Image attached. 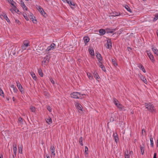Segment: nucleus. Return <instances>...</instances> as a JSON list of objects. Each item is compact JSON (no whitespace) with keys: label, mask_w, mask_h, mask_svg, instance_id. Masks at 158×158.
I'll list each match as a JSON object with an SVG mask.
<instances>
[{"label":"nucleus","mask_w":158,"mask_h":158,"mask_svg":"<svg viewBox=\"0 0 158 158\" xmlns=\"http://www.w3.org/2000/svg\"><path fill=\"white\" fill-rule=\"evenodd\" d=\"M110 14L111 16L114 17L116 16H119L120 15V14L119 13L116 12L110 13Z\"/></svg>","instance_id":"5701e85b"},{"label":"nucleus","mask_w":158,"mask_h":158,"mask_svg":"<svg viewBox=\"0 0 158 158\" xmlns=\"http://www.w3.org/2000/svg\"><path fill=\"white\" fill-rule=\"evenodd\" d=\"M10 87L13 89L15 88V86L13 85H10Z\"/></svg>","instance_id":"5fc2aeb1"},{"label":"nucleus","mask_w":158,"mask_h":158,"mask_svg":"<svg viewBox=\"0 0 158 158\" xmlns=\"http://www.w3.org/2000/svg\"><path fill=\"white\" fill-rule=\"evenodd\" d=\"M140 78L141 80L146 84L147 83V81L145 77L143 75H141Z\"/></svg>","instance_id":"393cba45"},{"label":"nucleus","mask_w":158,"mask_h":158,"mask_svg":"<svg viewBox=\"0 0 158 158\" xmlns=\"http://www.w3.org/2000/svg\"><path fill=\"white\" fill-rule=\"evenodd\" d=\"M31 74L33 79L35 80H36L37 79V78L35 76V74L34 73L31 72Z\"/></svg>","instance_id":"473e14b6"},{"label":"nucleus","mask_w":158,"mask_h":158,"mask_svg":"<svg viewBox=\"0 0 158 158\" xmlns=\"http://www.w3.org/2000/svg\"><path fill=\"white\" fill-rule=\"evenodd\" d=\"M158 19V13L156 14L155 15V17L153 18L152 21L155 22Z\"/></svg>","instance_id":"c9c22d12"},{"label":"nucleus","mask_w":158,"mask_h":158,"mask_svg":"<svg viewBox=\"0 0 158 158\" xmlns=\"http://www.w3.org/2000/svg\"><path fill=\"white\" fill-rule=\"evenodd\" d=\"M0 95L2 96V97H4V94L3 90L0 88Z\"/></svg>","instance_id":"37998d69"},{"label":"nucleus","mask_w":158,"mask_h":158,"mask_svg":"<svg viewBox=\"0 0 158 158\" xmlns=\"http://www.w3.org/2000/svg\"><path fill=\"white\" fill-rule=\"evenodd\" d=\"M113 135L115 142L117 143L118 141V138L117 134L116 133H114Z\"/></svg>","instance_id":"4be33fe9"},{"label":"nucleus","mask_w":158,"mask_h":158,"mask_svg":"<svg viewBox=\"0 0 158 158\" xmlns=\"http://www.w3.org/2000/svg\"><path fill=\"white\" fill-rule=\"evenodd\" d=\"M132 153V151L127 150L125 152V158H130V155Z\"/></svg>","instance_id":"9b49d317"},{"label":"nucleus","mask_w":158,"mask_h":158,"mask_svg":"<svg viewBox=\"0 0 158 158\" xmlns=\"http://www.w3.org/2000/svg\"><path fill=\"white\" fill-rule=\"evenodd\" d=\"M13 91L14 92H15V93H16L18 91V89H17V88L15 87V88H14L13 89Z\"/></svg>","instance_id":"8fccbe9b"},{"label":"nucleus","mask_w":158,"mask_h":158,"mask_svg":"<svg viewBox=\"0 0 158 158\" xmlns=\"http://www.w3.org/2000/svg\"><path fill=\"white\" fill-rule=\"evenodd\" d=\"M156 153H155L154 154L153 158H156Z\"/></svg>","instance_id":"6e6d98bb"},{"label":"nucleus","mask_w":158,"mask_h":158,"mask_svg":"<svg viewBox=\"0 0 158 158\" xmlns=\"http://www.w3.org/2000/svg\"><path fill=\"white\" fill-rule=\"evenodd\" d=\"M144 150H145V148L144 146H140V152L141 153L142 155H143L144 152Z\"/></svg>","instance_id":"2f4dec72"},{"label":"nucleus","mask_w":158,"mask_h":158,"mask_svg":"<svg viewBox=\"0 0 158 158\" xmlns=\"http://www.w3.org/2000/svg\"><path fill=\"white\" fill-rule=\"evenodd\" d=\"M79 142L81 146L83 145V143L82 142V137H81L79 139Z\"/></svg>","instance_id":"79ce46f5"},{"label":"nucleus","mask_w":158,"mask_h":158,"mask_svg":"<svg viewBox=\"0 0 158 158\" xmlns=\"http://www.w3.org/2000/svg\"><path fill=\"white\" fill-rule=\"evenodd\" d=\"M15 23L18 25H20L21 24V23L19 20L17 19L15 20Z\"/></svg>","instance_id":"de8ad7c7"},{"label":"nucleus","mask_w":158,"mask_h":158,"mask_svg":"<svg viewBox=\"0 0 158 158\" xmlns=\"http://www.w3.org/2000/svg\"><path fill=\"white\" fill-rule=\"evenodd\" d=\"M75 106L77 109L78 112L81 113L83 111V107L78 102H76L75 104Z\"/></svg>","instance_id":"423d86ee"},{"label":"nucleus","mask_w":158,"mask_h":158,"mask_svg":"<svg viewBox=\"0 0 158 158\" xmlns=\"http://www.w3.org/2000/svg\"><path fill=\"white\" fill-rule=\"evenodd\" d=\"M30 109L31 110V111L33 112H35V108L33 106H31L30 107Z\"/></svg>","instance_id":"c03bdc74"},{"label":"nucleus","mask_w":158,"mask_h":158,"mask_svg":"<svg viewBox=\"0 0 158 158\" xmlns=\"http://www.w3.org/2000/svg\"><path fill=\"white\" fill-rule=\"evenodd\" d=\"M50 80L51 82L53 84H55V81H54L52 79V78H50Z\"/></svg>","instance_id":"09e8293b"},{"label":"nucleus","mask_w":158,"mask_h":158,"mask_svg":"<svg viewBox=\"0 0 158 158\" xmlns=\"http://www.w3.org/2000/svg\"><path fill=\"white\" fill-rule=\"evenodd\" d=\"M47 158H50V157L49 156H46Z\"/></svg>","instance_id":"69168bd1"},{"label":"nucleus","mask_w":158,"mask_h":158,"mask_svg":"<svg viewBox=\"0 0 158 158\" xmlns=\"http://www.w3.org/2000/svg\"><path fill=\"white\" fill-rule=\"evenodd\" d=\"M22 14L24 17L27 21H28L29 20L28 16L30 17V18L34 17L33 14L31 13L29 10L26 12L25 11L23 12Z\"/></svg>","instance_id":"f03ea898"},{"label":"nucleus","mask_w":158,"mask_h":158,"mask_svg":"<svg viewBox=\"0 0 158 158\" xmlns=\"http://www.w3.org/2000/svg\"><path fill=\"white\" fill-rule=\"evenodd\" d=\"M142 133L143 134L144 133H145V130L144 129H143L142 130Z\"/></svg>","instance_id":"13d9d810"},{"label":"nucleus","mask_w":158,"mask_h":158,"mask_svg":"<svg viewBox=\"0 0 158 158\" xmlns=\"http://www.w3.org/2000/svg\"><path fill=\"white\" fill-rule=\"evenodd\" d=\"M131 113L132 114H133V112L132 111V112H131Z\"/></svg>","instance_id":"338daca9"},{"label":"nucleus","mask_w":158,"mask_h":158,"mask_svg":"<svg viewBox=\"0 0 158 158\" xmlns=\"http://www.w3.org/2000/svg\"><path fill=\"white\" fill-rule=\"evenodd\" d=\"M49 60V57L48 56H46L45 58H44L42 61V65L43 66L45 67V66L48 64Z\"/></svg>","instance_id":"39448f33"},{"label":"nucleus","mask_w":158,"mask_h":158,"mask_svg":"<svg viewBox=\"0 0 158 158\" xmlns=\"http://www.w3.org/2000/svg\"><path fill=\"white\" fill-rule=\"evenodd\" d=\"M88 148L86 146H85V154H88V152H87V151H88Z\"/></svg>","instance_id":"49530a36"},{"label":"nucleus","mask_w":158,"mask_h":158,"mask_svg":"<svg viewBox=\"0 0 158 158\" xmlns=\"http://www.w3.org/2000/svg\"><path fill=\"white\" fill-rule=\"evenodd\" d=\"M98 64L99 66L101 68L102 66L103 65L102 64V61H99L98 63Z\"/></svg>","instance_id":"a18cd8bd"},{"label":"nucleus","mask_w":158,"mask_h":158,"mask_svg":"<svg viewBox=\"0 0 158 158\" xmlns=\"http://www.w3.org/2000/svg\"><path fill=\"white\" fill-rule=\"evenodd\" d=\"M0 158H3V156L2 154H0Z\"/></svg>","instance_id":"680f3d73"},{"label":"nucleus","mask_w":158,"mask_h":158,"mask_svg":"<svg viewBox=\"0 0 158 158\" xmlns=\"http://www.w3.org/2000/svg\"><path fill=\"white\" fill-rule=\"evenodd\" d=\"M3 17L4 18L6 19V20L8 22L10 23V21L7 17V15L5 14H4L3 15H2Z\"/></svg>","instance_id":"58836bf2"},{"label":"nucleus","mask_w":158,"mask_h":158,"mask_svg":"<svg viewBox=\"0 0 158 158\" xmlns=\"http://www.w3.org/2000/svg\"><path fill=\"white\" fill-rule=\"evenodd\" d=\"M87 96L88 95L86 94H81L77 92H73L70 94V96L71 98H84L86 96Z\"/></svg>","instance_id":"f257e3e1"},{"label":"nucleus","mask_w":158,"mask_h":158,"mask_svg":"<svg viewBox=\"0 0 158 158\" xmlns=\"http://www.w3.org/2000/svg\"><path fill=\"white\" fill-rule=\"evenodd\" d=\"M152 50L156 56H158V50L155 47H152Z\"/></svg>","instance_id":"aec40b11"},{"label":"nucleus","mask_w":158,"mask_h":158,"mask_svg":"<svg viewBox=\"0 0 158 158\" xmlns=\"http://www.w3.org/2000/svg\"><path fill=\"white\" fill-rule=\"evenodd\" d=\"M31 19L34 23L36 24L37 23V20L34 16L33 17L31 18Z\"/></svg>","instance_id":"c756f323"},{"label":"nucleus","mask_w":158,"mask_h":158,"mask_svg":"<svg viewBox=\"0 0 158 158\" xmlns=\"http://www.w3.org/2000/svg\"><path fill=\"white\" fill-rule=\"evenodd\" d=\"M99 33L101 35H104L105 33V31L103 29H100L99 30Z\"/></svg>","instance_id":"4c0bfd02"},{"label":"nucleus","mask_w":158,"mask_h":158,"mask_svg":"<svg viewBox=\"0 0 158 158\" xmlns=\"http://www.w3.org/2000/svg\"><path fill=\"white\" fill-rule=\"evenodd\" d=\"M145 106L148 110L152 112L155 110L153 106L150 103H146Z\"/></svg>","instance_id":"20e7f679"},{"label":"nucleus","mask_w":158,"mask_h":158,"mask_svg":"<svg viewBox=\"0 0 158 158\" xmlns=\"http://www.w3.org/2000/svg\"><path fill=\"white\" fill-rule=\"evenodd\" d=\"M111 61H112V63L113 64V65H114V66L115 67H117L118 65L117 63L116 62L115 60L114 59H112L111 60Z\"/></svg>","instance_id":"cd10ccee"},{"label":"nucleus","mask_w":158,"mask_h":158,"mask_svg":"<svg viewBox=\"0 0 158 158\" xmlns=\"http://www.w3.org/2000/svg\"><path fill=\"white\" fill-rule=\"evenodd\" d=\"M89 54L92 56H93L94 55V50L93 49H89Z\"/></svg>","instance_id":"f704fd0d"},{"label":"nucleus","mask_w":158,"mask_h":158,"mask_svg":"<svg viewBox=\"0 0 158 158\" xmlns=\"http://www.w3.org/2000/svg\"><path fill=\"white\" fill-rule=\"evenodd\" d=\"M17 85L20 91L21 92L22 94L24 93L22 85L20 84L19 81L16 82Z\"/></svg>","instance_id":"4468645a"},{"label":"nucleus","mask_w":158,"mask_h":158,"mask_svg":"<svg viewBox=\"0 0 158 158\" xmlns=\"http://www.w3.org/2000/svg\"><path fill=\"white\" fill-rule=\"evenodd\" d=\"M156 143H156V146H157V148H158V138L157 139V140Z\"/></svg>","instance_id":"052dcab7"},{"label":"nucleus","mask_w":158,"mask_h":158,"mask_svg":"<svg viewBox=\"0 0 158 158\" xmlns=\"http://www.w3.org/2000/svg\"><path fill=\"white\" fill-rule=\"evenodd\" d=\"M22 120V118H19V122H21Z\"/></svg>","instance_id":"bf43d9fd"},{"label":"nucleus","mask_w":158,"mask_h":158,"mask_svg":"<svg viewBox=\"0 0 158 158\" xmlns=\"http://www.w3.org/2000/svg\"><path fill=\"white\" fill-rule=\"evenodd\" d=\"M12 6V7L10 9V10L12 13L14 14L15 12L18 13L19 11V10L17 9L16 5Z\"/></svg>","instance_id":"f8f14e48"},{"label":"nucleus","mask_w":158,"mask_h":158,"mask_svg":"<svg viewBox=\"0 0 158 158\" xmlns=\"http://www.w3.org/2000/svg\"><path fill=\"white\" fill-rule=\"evenodd\" d=\"M55 148L54 146H51L50 147V151L51 152L52 154L51 157H54L55 156Z\"/></svg>","instance_id":"2eb2a0df"},{"label":"nucleus","mask_w":158,"mask_h":158,"mask_svg":"<svg viewBox=\"0 0 158 158\" xmlns=\"http://www.w3.org/2000/svg\"><path fill=\"white\" fill-rule=\"evenodd\" d=\"M101 69H102V70L104 72H105L106 71L104 65H103L101 67Z\"/></svg>","instance_id":"3c124183"},{"label":"nucleus","mask_w":158,"mask_h":158,"mask_svg":"<svg viewBox=\"0 0 158 158\" xmlns=\"http://www.w3.org/2000/svg\"><path fill=\"white\" fill-rule=\"evenodd\" d=\"M7 1L8 3L10 4L12 6L16 5V3L13 0H7Z\"/></svg>","instance_id":"bb28decb"},{"label":"nucleus","mask_w":158,"mask_h":158,"mask_svg":"<svg viewBox=\"0 0 158 158\" xmlns=\"http://www.w3.org/2000/svg\"><path fill=\"white\" fill-rule=\"evenodd\" d=\"M20 4L21 7L23 8V10H24V11H25V10L27 11V12L28 10H27V7L26 6L25 4L24 3L22 2V1H21Z\"/></svg>","instance_id":"dca6fc26"},{"label":"nucleus","mask_w":158,"mask_h":158,"mask_svg":"<svg viewBox=\"0 0 158 158\" xmlns=\"http://www.w3.org/2000/svg\"><path fill=\"white\" fill-rule=\"evenodd\" d=\"M29 43L27 41H24L23 44L22 46L21 50L22 51L26 50L27 47L29 46Z\"/></svg>","instance_id":"0eeeda50"},{"label":"nucleus","mask_w":158,"mask_h":158,"mask_svg":"<svg viewBox=\"0 0 158 158\" xmlns=\"http://www.w3.org/2000/svg\"><path fill=\"white\" fill-rule=\"evenodd\" d=\"M93 75L94 77L96 79L97 81L99 82L100 80V77L98 74V73L94 71L93 73Z\"/></svg>","instance_id":"f3484780"},{"label":"nucleus","mask_w":158,"mask_h":158,"mask_svg":"<svg viewBox=\"0 0 158 158\" xmlns=\"http://www.w3.org/2000/svg\"><path fill=\"white\" fill-rule=\"evenodd\" d=\"M45 1H46V2H49L50 0H44Z\"/></svg>","instance_id":"0e129e2a"},{"label":"nucleus","mask_w":158,"mask_h":158,"mask_svg":"<svg viewBox=\"0 0 158 158\" xmlns=\"http://www.w3.org/2000/svg\"><path fill=\"white\" fill-rule=\"evenodd\" d=\"M83 40L85 43H87L89 41V37L85 36L84 37Z\"/></svg>","instance_id":"c85d7f7f"},{"label":"nucleus","mask_w":158,"mask_h":158,"mask_svg":"<svg viewBox=\"0 0 158 158\" xmlns=\"http://www.w3.org/2000/svg\"><path fill=\"white\" fill-rule=\"evenodd\" d=\"M147 53L148 56L150 60L152 62H154L155 61L154 56L152 53L149 51H147Z\"/></svg>","instance_id":"9d476101"},{"label":"nucleus","mask_w":158,"mask_h":158,"mask_svg":"<svg viewBox=\"0 0 158 158\" xmlns=\"http://www.w3.org/2000/svg\"><path fill=\"white\" fill-rule=\"evenodd\" d=\"M96 56L97 58L98 59V61L102 60V57L100 54L99 53H96Z\"/></svg>","instance_id":"412c9836"},{"label":"nucleus","mask_w":158,"mask_h":158,"mask_svg":"<svg viewBox=\"0 0 158 158\" xmlns=\"http://www.w3.org/2000/svg\"><path fill=\"white\" fill-rule=\"evenodd\" d=\"M12 100L13 101H15V99L14 97H13L12 98Z\"/></svg>","instance_id":"e2e57ef3"},{"label":"nucleus","mask_w":158,"mask_h":158,"mask_svg":"<svg viewBox=\"0 0 158 158\" xmlns=\"http://www.w3.org/2000/svg\"><path fill=\"white\" fill-rule=\"evenodd\" d=\"M7 100H9V99H8V98H7Z\"/></svg>","instance_id":"774afa93"},{"label":"nucleus","mask_w":158,"mask_h":158,"mask_svg":"<svg viewBox=\"0 0 158 158\" xmlns=\"http://www.w3.org/2000/svg\"><path fill=\"white\" fill-rule=\"evenodd\" d=\"M150 145L152 147H153V138L152 137H150Z\"/></svg>","instance_id":"e433bc0d"},{"label":"nucleus","mask_w":158,"mask_h":158,"mask_svg":"<svg viewBox=\"0 0 158 158\" xmlns=\"http://www.w3.org/2000/svg\"><path fill=\"white\" fill-rule=\"evenodd\" d=\"M64 3H67L68 4L69 6L72 8V6H75V3L71 0H62Z\"/></svg>","instance_id":"6e6552de"},{"label":"nucleus","mask_w":158,"mask_h":158,"mask_svg":"<svg viewBox=\"0 0 158 158\" xmlns=\"http://www.w3.org/2000/svg\"><path fill=\"white\" fill-rule=\"evenodd\" d=\"M23 147L22 146H20L19 148V153L22 154V153Z\"/></svg>","instance_id":"a19ab883"},{"label":"nucleus","mask_w":158,"mask_h":158,"mask_svg":"<svg viewBox=\"0 0 158 158\" xmlns=\"http://www.w3.org/2000/svg\"><path fill=\"white\" fill-rule=\"evenodd\" d=\"M36 8L38 10L40 11V13L43 16H44L46 13L44 11L43 9L40 6H37Z\"/></svg>","instance_id":"ddd939ff"},{"label":"nucleus","mask_w":158,"mask_h":158,"mask_svg":"<svg viewBox=\"0 0 158 158\" xmlns=\"http://www.w3.org/2000/svg\"><path fill=\"white\" fill-rule=\"evenodd\" d=\"M56 45L54 43L51 44L50 45L48 46L46 50V52H48L51 50H52L55 48Z\"/></svg>","instance_id":"1a4fd4ad"},{"label":"nucleus","mask_w":158,"mask_h":158,"mask_svg":"<svg viewBox=\"0 0 158 158\" xmlns=\"http://www.w3.org/2000/svg\"><path fill=\"white\" fill-rule=\"evenodd\" d=\"M39 47L40 48L39 49L40 50H43L44 48V47H43V46L41 47V45L39 46Z\"/></svg>","instance_id":"864d4df0"},{"label":"nucleus","mask_w":158,"mask_h":158,"mask_svg":"<svg viewBox=\"0 0 158 158\" xmlns=\"http://www.w3.org/2000/svg\"><path fill=\"white\" fill-rule=\"evenodd\" d=\"M13 150L14 154L15 155H16L17 151V148L16 145L13 146Z\"/></svg>","instance_id":"72a5a7b5"},{"label":"nucleus","mask_w":158,"mask_h":158,"mask_svg":"<svg viewBox=\"0 0 158 158\" xmlns=\"http://www.w3.org/2000/svg\"><path fill=\"white\" fill-rule=\"evenodd\" d=\"M87 74L89 79L90 80H92L93 79V76L90 73L88 72L87 73Z\"/></svg>","instance_id":"b1692460"},{"label":"nucleus","mask_w":158,"mask_h":158,"mask_svg":"<svg viewBox=\"0 0 158 158\" xmlns=\"http://www.w3.org/2000/svg\"><path fill=\"white\" fill-rule=\"evenodd\" d=\"M47 109L49 111L51 112L52 111V109L51 107L48 106L47 107Z\"/></svg>","instance_id":"603ef678"},{"label":"nucleus","mask_w":158,"mask_h":158,"mask_svg":"<svg viewBox=\"0 0 158 158\" xmlns=\"http://www.w3.org/2000/svg\"><path fill=\"white\" fill-rule=\"evenodd\" d=\"M107 47H106V48H111L112 47V44L110 40L108 39L107 41Z\"/></svg>","instance_id":"a211bd4d"},{"label":"nucleus","mask_w":158,"mask_h":158,"mask_svg":"<svg viewBox=\"0 0 158 158\" xmlns=\"http://www.w3.org/2000/svg\"><path fill=\"white\" fill-rule=\"evenodd\" d=\"M125 7L126 9L129 12H131V9H130V7L127 5H125Z\"/></svg>","instance_id":"ea45409f"},{"label":"nucleus","mask_w":158,"mask_h":158,"mask_svg":"<svg viewBox=\"0 0 158 158\" xmlns=\"http://www.w3.org/2000/svg\"><path fill=\"white\" fill-rule=\"evenodd\" d=\"M38 70L39 75L41 77H43V74L42 72V69H38Z\"/></svg>","instance_id":"7c9ffc66"},{"label":"nucleus","mask_w":158,"mask_h":158,"mask_svg":"<svg viewBox=\"0 0 158 158\" xmlns=\"http://www.w3.org/2000/svg\"><path fill=\"white\" fill-rule=\"evenodd\" d=\"M138 67L144 73H145L146 72V71L144 67L142 64H139L138 65Z\"/></svg>","instance_id":"6ab92c4d"},{"label":"nucleus","mask_w":158,"mask_h":158,"mask_svg":"<svg viewBox=\"0 0 158 158\" xmlns=\"http://www.w3.org/2000/svg\"><path fill=\"white\" fill-rule=\"evenodd\" d=\"M47 123L48 124H50L52 123V120L50 117H48L46 120Z\"/></svg>","instance_id":"a878e982"},{"label":"nucleus","mask_w":158,"mask_h":158,"mask_svg":"<svg viewBox=\"0 0 158 158\" xmlns=\"http://www.w3.org/2000/svg\"><path fill=\"white\" fill-rule=\"evenodd\" d=\"M114 102L116 106L121 110L124 111L126 110L125 108L119 102L115 99L114 100Z\"/></svg>","instance_id":"7ed1b4c3"},{"label":"nucleus","mask_w":158,"mask_h":158,"mask_svg":"<svg viewBox=\"0 0 158 158\" xmlns=\"http://www.w3.org/2000/svg\"><path fill=\"white\" fill-rule=\"evenodd\" d=\"M110 120L111 121H113L114 120V119L113 117H111L110 119Z\"/></svg>","instance_id":"4d7b16f0"}]
</instances>
